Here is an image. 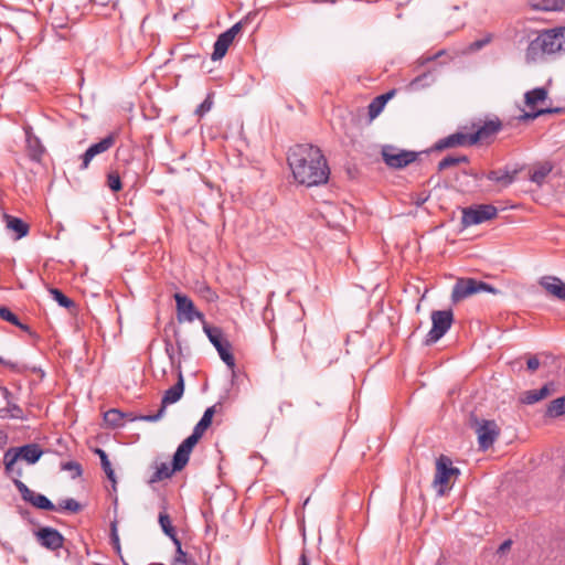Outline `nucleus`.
<instances>
[{
    "mask_svg": "<svg viewBox=\"0 0 565 565\" xmlns=\"http://www.w3.org/2000/svg\"><path fill=\"white\" fill-rule=\"evenodd\" d=\"M202 292L204 294V297L210 300V301H214L216 300L218 297L216 295L215 291H213L210 287L205 286L203 289H202Z\"/></svg>",
    "mask_w": 565,
    "mask_h": 565,
    "instance_id": "864d4df0",
    "label": "nucleus"
},
{
    "mask_svg": "<svg viewBox=\"0 0 565 565\" xmlns=\"http://www.w3.org/2000/svg\"><path fill=\"white\" fill-rule=\"evenodd\" d=\"M178 471L177 469H174V465H172V467L170 468L167 463H161L157 470L154 471V473L152 475L151 479H150V482H158V481H161V480H164V479H168L170 478L173 472Z\"/></svg>",
    "mask_w": 565,
    "mask_h": 565,
    "instance_id": "c9c22d12",
    "label": "nucleus"
},
{
    "mask_svg": "<svg viewBox=\"0 0 565 565\" xmlns=\"http://www.w3.org/2000/svg\"><path fill=\"white\" fill-rule=\"evenodd\" d=\"M177 547L175 556L172 561V565H196L193 557H189L188 554L182 550L181 541L173 543Z\"/></svg>",
    "mask_w": 565,
    "mask_h": 565,
    "instance_id": "f704fd0d",
    "label": "nucleus"
},
{
    "mask_svg": "<svg viewBox=\"0 0 565 565\" xmlns=\"http://www.w3.org/2000/svg\"><path fill=\"white\" fill-rule=\"evenodd\" d=\"M111 541L117 546V548L119 550V537H118V533H117V524H116V522L111 523Z\"/></svg>",
    "mask_w": 565,
    "mask_h": 565,
    "instance_id": "5fc2aeb1",
    "label": "nucleus"
},
{
    "mask_svg": "<svg viewBox=\"0 0 565 565\" xmlns=\"http://www.w3.org/2000/svg\"><path fill=\"white\" fill-rule=\"evenodd\" d=\"M563 282L564 281L562 279L555 276H544L540 279V285L553 297L557 294Z\"/></svg>",
    "mask_w": 565,
    "mask_h": 565,
    "instance_id": "c756f323",
    "label": "nucleus"
},
{
    "mask_svg": "<svg viewBox=\"0 0 565 565\" xmlns=\"http://www.w3.org/2000/svg\"><path fill=\"white\" fill-rule=\"evenodd\" d=\"M183 392L184 380L182 373L180 372L178 382L164 392L159 411L153 415H141L138 418H140L141 422H157L161 419L166 413L167 406L177 403L182 397Z\"/></svg>",
    "mask_w": 565,
    "mask_h": 565,
    "instance_id": "6e6552de",
    "label": "nucleus"
},
{
    "mask_svg": "<svg viewBox=\"0 0 565 565\" xmlns=\"http://www.w3.org/2000/svg\"><path fill=\"white\" fill-rule=\"evenodd\" d=\"M492 41V34H487L482 39L476 40L472 43H470L469 49L470 51H479L482 47H484L487 44H489Z\"/></svg>",
    "mask_w": 565,
    "mask_h": 565,
    "instance_id": "a18cd8bd",
    "label": "nucleus"
},
{
    "mask_svg": "<svg viewBox=\"0 0 565 565\" xmlns=\"http://www.w3.org/2000/svg\"><path fill=\"white\" fill-rule=\"evenodd\" d=\"M479 292H490L497 295L500 291L492 285L477 280L475 278H459L452 287L451 301L457 303Z\"/></svg>",
    "mask_w": 565,
    "mask_h": 565,
    "instance_id": "20e7f679",
    "label": "nucleus"
},
{
    "mask_svg": "<svg viewBox=\"0 0 565 565\" xmlns=\"http://www.w3.org/2000/svg\"><path fill=\"white\" fill-rule=\"evenodd\" d=\"M435 82V77L431 72L423 73L412 79L407 87L409 90H418L424 87L430 86Z\"/></svg>",
    "mask_w": 565,
    "mask_h": 565,
    "instance_id": "cd10ccee",
    "label": "nucleus"
},
{
    "mask_svg": "<svg viewBox=\"0 0 565 565\" xmlns=\"http://www.w3.org/2000/svg\"><path fill=\"white\" fill-rule=\"evenodd\" d=\"M232 43L233 40L231 38H228L224 32L221 33L214 43L211 58L213 61L223 58Z\"/></svg>",
    "mask_w": 565,
    "mask_h": 565,
    "instance_id": "412c9836",
    "label": "nucleus"
},
{
    "mask_svg": "<svg viewBox=\"0 0 565 565\" xmlns=\"http://www.w3.org/2000/svg\"><path fill=\"white\" fill-rule=\"evenodd\" d=\"M0 419H25L24 411L17 401L7 403L6 407L0 408Z\"/></svg>",
    "mask_w": 565,
    "mask_h": 565,
    "instance_id": "5701e85b",
    "label": "nucleus"
},
{
    "mask_svg": "<svg viewBox=\"0 0 565 565\" xmlns=\"http://www.w3.org/2000/svg\"><path fill=\"white\" fill-rule=\"evenodd\" d=\"M173 297L177 307V319L180 323L193 322L195 319L200 320L203 324L206 322L203 312L196 309L190 297L180 292L174 294Z\"/></svg>",
    "mask_w": 565,
    "mask_h": 565,
    "instance_id": "9d476101",
    "label": "nucleus"
},
{
    "mask_svg": "<svg viewBox=\"0 0 565 565\" xmlns=\"http://www.w3.org/2000/svg\"><path fill=\"white\" fill-rule=\"evenodd\" d=\"M34 534L39 544L46 550L57 551L63 547L64 536L56 529L44 526Z\"/></svg>",
    "mask_w": 565,
    "mask_h": 565,
    "instance_id": "2eb2a0df",
    "label": "nucleus"
},
{
    "mask_svg": "<svg viewBox=\"0 0 565 565\" xmlns=\"http://www.w3.org/2000/svg\"><path fill=\"white\" fill-rule=\"evenodd\" d=\"M457 475H459V469L452 467L451 460L441 455L436 461V473L433 482L439 495L445 494L448 489L450 478Z\"/></svg>",
    "mask_w": 565,
    "mask_h": 565,
    "instance_id": "1a4fd4ad",
    "label": "nucleus"
},
{
    "mask_svg": "<svg viewBox=\"0 0 565 565\" xmlns=\"http://www.w3.org/2000/svg\"><path fill=\"white\" fill-rule=\"evenodd\" d=\"M7 436L0 430V438H6Z\"/></svg>",
    "mask_w": 565,
    "mask_h": 565,
    "instance_id": "774afa93",
    "label": "nucleus"
},
{
    "mask_svg": "<svg viewBox=\"0 0 565 565\" xmlns=\"http://www.w3.org/2000/svg\"><path fill=\"white\" fill-rule=\"evenodd\" d=\"M166 351H167L168 355L170 356V359L172 360L173 359V347H172V344L168 343L166 345Z\"/></svg>",
    "mask_w": 565,
    "mask_h": 565,
    "instance_id": "0e129e2a",
    "label": "nucleus"
},
{
    "mask_svg": "<svg viewBox=\"0 0 565 565\" xmlns=\"http://www.w3.org/2000/svg\"><path fill=\"white\" fill-rule=\"evenodd\" d=\"M565 414V395L551 401L545 409L546 418H558Z\"/></svg>",
    "mask_w": 565,
    "mask_h": 565,
    "instance_id": "393cba45",
    "label": "nucleus"
},
{
    "mask_svg": "<svg viewBox=\"0 0 565 565\" xmlns=\"http://www.w3.org/2000/svg\"><path fill=\"white\" fill-rule=\"evenodd\" d=\"M50 294L52 295L53 299L63 308L71 309L75 307V302L65 296L60 289L57 288H50Z\"/></svg>",
    "mask_w": 565,
    "mask_h": 565,
    "instance_id": "4c0bfd02",
    "label": "nucleus"
},
{
    "mask_svg": "<svg viewBox=\"0 0 565 565\" xmlns=\"http://www.w3.org/2000/svg\"><path fill=\"white\" fill-rule=\"evenodd\" d=\"M556 393V384L551 381L545 383L541 388L530 390L522 394L521 402L527 405L535 404Z\"/></svg>",
    "mask_w": 565,
    "mask_h": 565,
    "instance_id": "f3484780",
    "label": "nucleus"
},
{
    "mask_svg": "<svg viewBox=\"0 0 565 565\" xmlns=\"http://www.w3.org/2000/svg\"><path fill=\"white\" fill-rule=\"evenodd\" d=\"M511 545H512V541L511 540H505L504 542H502L498 548V553L499 554H503L505 553L507 551H509L511 548Z\"/></svg>",
    "mask_w": 565,
    "mask_h": 565,
    "instance_id": "6e6d98bb",
    "label": "nucleus"
},
{
    "mask_svg": "<svg viewBox=\"0 0 565 565\" xmlns=\"http://www.w3.org/2000/svg\"><path fill=\"white\" fill-rule=\"evenodd\" d=\"M565 52V26L541 31L525 51L527 63L543 61L546 55Z\"/></svg>",
    "mask_w": 565,
    "mask_h": 565,
    "instance_id": "f03ea898",
    "label": "nucleus"
},
{
    "mask_svg": "<svg viewBox=\"0 0 565 565\" xmlns=\"http://www.w3.org/2000/svg\"><path fill=\"white\" fill-rule=\"evenodd\" d=\"M476 434L478 435L479 447L482 450L489 449L498 438L500 429L494 420H476Z\"/></svg>",
    "mask_w": 565,
    "mask_h": 565,
    "instance_id": "4468645a",
    "label": "nucleus"
},
{
    "mask_svg": "<svg viewBox=\"0 0 565 565\" xmlns=\"http://www.w3.org/2000/svg\"><path fill=\"white\" fill-rule=\"evenodd\" d=\"M200 439L201 437L192 431V434L188 438H185L180 445L186 448V450L192 451Z\"/></svg>",
    "mask_w": 565,
    "mask_h": 565,
    "instance_id": "de8ad7c7",
    "label": "nucleus"
},
{
    "mask_svg": "<svg viewBox=\"0 0 565 565\" xmlns=\"http://www.w3.org/2000/svg\"><path fill=\"white\" fill-rule=\"evenodd\" d=\"M191 452L192 451L186 450V448L179 445V447L177 448V451L173 455V460H172V465H174V469L182 470L189 462Z\"/></svg>",
    "mask_w": 565,
    "mask_h": 565,
    "instance_id": "473e14b6",
    "label": "nucleus"
},
{
    "mask_svg": "<svg viewBox=\"0 0 565 565\" xmlns=\"http://www.w3.org/2000/svg\"><path fill=\"white\" fill-rule=\"evenodd\" d=\"M140 415H134L132 413H125V419H128L130 422H135V420H141L140 418H138Z\"/></svg>",
    "mask_w": 565,
    "mask_h": 565,
    "instance_id": "e2e57ef3",
    "label": "nucleus"
},
{
    "mask_svg": "<svg viewBox=\"0 0 565 565\" xmlns=\"http://www.w3.org/2000/svg\"><path fill=\"white\" fill-rule=\"evenodd\" d=\"M25 131V141H26V152L28 157L35 162H40L43 158V154L45 152V148L42 145L39 137H36L32 132L31 127L24 128Z\"/></svg>",
    "mask_w": 565,
    "mask_h": 565,
    "instance_id": "a211bd4d",
    "label": "nucleus"
},
{
    "mask_svg": "<svg viewBox=\"0 0 565 565\" xmlns=\"http://www.w3.org/2000/svg\"><path fill=\"white\" fill-rule=\"evenodd\" d=\"M95 454L98 455L99 459H100V465H102V468L104 470V472L106 473L107 478L109 481L113 482V486L115 487L116 484V477H115V471L111 467V463L108 459V456L107 454L100 449V448H97L95 450Z\"/></svg>",
    "mask_w": 565,
    "mask_h": 565,
    "instance_id": "7c9ffc66",
    "label": "nucleus"
},
{
    "mask_svg": "<svg viewBox=\"0 0 565 565\" xmlns=\"http://www.w3.org/2000/svg\"><path fill=\"white\" fill-rule=\"evenodd\" d=\"M516 174V169L511 170L509 168H504L489 171L486 178L500 184L502 188H508L515 181Z\"/></svg>",
    "mask_w": 565,
    "mask_h": 565,
    "instance_id": "6ab92c4d",
    "label": "nucleus"
},
{
    "mask_svg": "<svg viewBox=\"0 0 565 565\" xmlns=\"http://www.w3.org/2000/svg\"><path fill=\"white\" fill-rule=\"evenodd\" d=\"M213 105L212 98L209 95L195 109V115L203 117L207 111L211 110Z\"/></svg>",
    "mask_w": 565,
    "mask_h": 565,
    "instance_id": "49530a36",
    "label": "nucleus"
},
{
    "mask_svg": "<svg viewBox=\"0 0 565 565\" xmlns=\"http://www.w3.org/2000/svg\"><path fill=\"white\" fill-rule=\"evenodd\" d=\"M527 370L531 372H535L540 367V361L535 355L529 356L526 361Z\"/></svg>",
    "mask_w": 565,
    "mask_h": 565,
    "instance_id": "3c124183",
    "label": "nucleus"
},
{
    "mask_svg": "<svg viewBox=\"0 0 565 565\" xmlns=\"http://www.w3.org/2000/svg\"><path fill=\"white\" fill-rule=\"evenodd\" d=\"M116 142V136L114 134H110L103 138L100 141L93 143L89 148L95 153V156H98L100 153H104L108 151L110 148L115 146Z\"/></svg>",
    "mask_w": 565,
    "mask_h": 565,
    "instance_id": "2f4dec72",
    "label": "nucleus"
},
{
    "mask_svg": "<svg viewBox=\"0 0 565 565\" xmlns=\"http://www.w3.org/2000/svg\"><path fill=\"white\" fill-rule=\"evenodd\" d=\"M203 331L209 338L210 342L214 345L218 352L222 361L231 369L235 366V358L231 352L232 345L227 339L224 338L223 331L218 327H212L207 322H204Z\"/></svg>",
    "mask_w": 565,
    "mask_h": 565,
    "instance_id": "423d86ee",
    "label": "nucleus"
},
{
    "mask_svg": "<svg viewBox=\"0 0 565 565\" xmlns=\"http://www.w3.org/2000/svg\"><path fill=\"white\" fill-rule=\"evenodd\" d=\"M288 164L295 180L307 186L328 181L330 169L322 151L312 145H296L289 150Z\"/></svg>",
    "mask_w": 565,
    "mask_h": 565,
    "instance_id": "f257e3e1",
    "label": "nucleus"
},
{
    "mask_svg": "<svg viewBox=\"0 0 565 565\" xmlns=\"http://www.w3.org/2000/svg\"><path fill=\"white\" fill-rule=\"evenodd\" d=\"M433 327L426 335L425 344L431 345L441 339L454 322V313L449 310H435L430 315Z\"/></svg>",
    "mask_w": 565,
    "mask_h": 565,
    "instance_id": "0eeeda50",
    "label": "nucleus"
},
{
    "mask_svg": "<svg viewBox=\"0 0 565 565\" xmlns=\"http://www.w3.org/2000/svg\"><path fill=\"white\" fill-rule=\"evenodd\" d=\"M475 132L470 134L471 145L491 141L501 130L502 122L499 118L486 120L483 122L473 124Z\"/></svg>",
    "mask_w": 565,
    "mask_h": 565,
    "instance_id": "f8f14e48",
    "label": "nucleus"
},
{
    "mask_svg": "<svg viewBox=\"0 0 565 565\" xmlns=\"http://www.w3.org/2000/svg\"><path fill=\"white\" fill-rule=\"evenodd\" d=\"M14 326L18 327L19 329H21L22 331L28 332L29 334H33V332L31 331V328L28 324L22 323L19 319H18V323H14Z\"/></svg>",
    "mask_w": 565,
    "mask_h": 565,
    "instance_id": "bf43d9fd",
    "label": "nucleus"
},
{
    "mask_svg": "<svg viewBox=\"0 0 565 565\" xmlns=\"http://www.w3.org/2000/svg\"><path fill=\"white\" fill-rule=\"evenodd\" d=\"M0 392H1L2 397L6 401V403L17 401V398L13 396V394L9 391V388L7 386H0Z\"/></svg>",
    "mask_w": 565,
    "mask_h": 565,
    "instance_id": "603ef678",
    "label": "nucleus"
},
{
    "mask_svg": "<svg viewBox=\"0 0 565 565\" xmlns=\"http://www.w3.org/2000/svg\"><path fill=\"white\" fill-rule=\"evenodd\" d=\"M552 166L550 163H543L539 167H535L530 175V180L539 185H541L546 177L551 173Z\"/></svg>",
    "mask_w": 565,
    "mask_h": 565,
    "instance_id": "72a5a7b5",
    "label": "nucleus"
},
{
    "mask_svg": "<svg viewBox=\"0 0 565 565\" xmlns=\"http://www.w3.org/2000/svg\"><path fill=\"white\" fill-rule=\"evenodd\" d=\"M555 298L565 301V282L559 287L557 294L554 296Z\"/></svg>",
    "mask_w": 565,
    "mask_h": 565,
    "instance_id": "052dcab7",
    "label": "nucleus"
},
{
    "mask_svg": "<svg viewBox=\"0 0 565 565\" xmlns=\"http://www.w3.org/2000/svg\"><path fill=\"white\" fill-rule=\"evenodd\" d=\"M298 565H310V561L307 556V553L306 551H302L300 556H299V563Z\"/></svg>",
    "mask_w": 565,
    "mask_h": 565,
    "instance_id": "13d9d810",
    "label": "nucleus"
},
{
    "mask_svg": "<svg viewBox=\"0 0 565 565\" xmlns=\"http://www.w3.org/2000/svg\"><path fill=\"white\" fill-rule=\"evenodd\" d=\"M58 508L62 510L70 511L72 513H77L82 510V505L73 498L62 500L58 503Z\"/></svg>",
    "mask_w": 565,
    "mask_h": 565,
    "instance_id": "37998d69",
    "label": "nucleus"
},
{
    "mask_svg": "<svg viewBox=\"0 0 565 565\" xmlns=\"http://www.w3.org/2000/svg\"><path fill=\"white\" fill-rule=\"evenodd\" d=\"M0 318L14 326L18 323V316L14 315L9 308L0 305Z\"/></svg>",
    "mask_w": 565,
    "mask_h": 565,
    "instance_id": "c03bdc74",
    "label": "nucleus"
},
{
    "mask_svg": "<svg viewBox=\"0 0 565 565\" xmlns=\"http://www.w3.org/2000/svg\"><path fill=\"white\" fill-rule=\"evenodd\" d=\"M158 521H159V524H160V527L162 530V532L169 537L171 539V541L173 543H177V541H179V537H178V534H177V531H175V527L172 525V521H171V518L170 515L164 511H161L159 513V518H158Z\"/></svg>",
    "mask_w": 565,
    "mask_h": 565,
    "instance_id": "b1692460",
    "label": "nucleus"
},
{
    "mask_svg": "<svg viewBox=\"0 0 565 565\" xmlns=\"http://www.w3.org/2000/svg\"><path fill=\"white\" fill-rule=\"evenodd\" d=\"M242 28L243 21H239L235 23L233 26H231L228 30H226L224 33L234 41L235 36L241 32Z\"/></svg>",
    "mask_w": 565,
    "mask_h": 565,
    "instance_id": "8fccbe9b",
    "label": "nucleus"
},
{
    "mask_svg": "<svg viewBox=\"0 0 565 565\" xmlns=\"http://www.w3.org/2000/svg\"><path fill=\"white\" fill-rule=\"evenodd\" d=\"M0 364L2 365H6L7 367L11 369V370H15L17 369V363H13L11 361H6L3 358L0 356Z\"/></svg>",
    "mask_w": 565,
    "mask_h": 565,
    "instance_id": "680f3d73",
    "label": "nucleus"
},
{
    "mask_svg": "<svg viewBox=\"0 0 565 565\" xmlns=\"http://www.w3.org/2000/svg\"><path fill=\"white\" fill-rule=\"evenodd\" d=\"M396 94V89H391L386 92L385 94H382L380 96H376L369 105V117L370 119L376 118L383 108L385 107L386 103L393 98Z\"/></svg>",
    "mask_w": 565,
    "mask_h": 565,
    "instance_id": "aec40b11",
    "label": "nucleus"
},
{
    "mask_svg": "<svg viewBox=\"0 0 565 565\" xmlns=\"http://www.w3.org/2000/svg\"><path fill=\"white\" fill-rule=\"evenodd\" d=\"M104 422L111 428H119L125 425V413L117 408L108 409L104 414Z\"/></svg>",
    "mask_w": 565,
    "mask_h": 565,
    "instance_id": "a878e982",
    "label": "nucleus"
},
{
    "mask_svg": "<svg viewBox=\"0 0 565 565\" xmlns=\"http://www.w3.org/2000/svg\"><path fill=\"white\" fill-rule=\"evenodd\" d=\"M470 175L473 177L476 180H481L487 174H484L483 172H481V173H472L471 172Z\"/></svg>",
    "mask_w": 565,
    "mask_h": 565,
    "instance_id": "69168bd1",
    "label": "nucleus"
},
{
    "mask_svg": "<svg viewBox=\"0 0 565 565\" xmlns=\"http://www.w3.org/2000/svg\"><path fill=\"white\" fill-rule=\"evenodd\" d=\"M462 146H472L470 134L457 131L455 134H451L443 139H439L435 146L434 149L441 151L448 148H455V147H462Z\"/></svg>",
    "mask_w": 565,
    "mask_h": 565,
    "instance_id": "dca6fc26",
    "label": "nucleus"
},
{
    "mask_svg": "<svg viewBox=\"0 0 565 565\" xmlns=\"http://www.w3.org/2000/svg\"><path fill=\"white\" fill-rule=\"evenodd\" d=\"M497 214V207L491 204H480L476 207H466L462 211L461 223L465 227H468L492 220Z\"/></svg>",
    "mask_w": 565,
    "mask_h": 565,
    "instance_id": "9b49d317",
    "label": "nucleus"
},
{
    "mask_svg": "<svg viewBox=\"0 0 565 565\" xmlns=\"http://www.w3.org/2000/svg\"><path fill=\"white\" fill-rule=\"evenodd\" d=\"M215 407H216V405H213V406L206 408L202 418L199 420V423L193 428V433L199 435L201 438L204 435L205 430L212 424V419L215 414Z\"/></svg>",
    "mask_w": 565,
    "mask_h": 565,
    "instance_id": "bb28decb",
    "label": "nucleus"
},
{
    "mask_svg": "<svg viewBox=\"0 0 565 565\" xmlns=\"http://www.w3.org/2000/svg\"><path fill=\"white\" fill-rule=\"evenodd\" d=\"M7 227L15 233V238L20 239L28 235L29 225L19 217L4 214Z\"/></svg>",
    "mask_w": 565,
    "mask_h": 565,
    "instance_id": "4be33fe9",
    "label": "nucleus"
},
{
    "mask_svg": "<svg viewBox=\"0 0 565 565\" xmlns=\"http://www.w3.org/2000/svg\"><path fill=\"white\" fill-rule=\"evenodd\" d=\"M13 483L20 492L22 499L31 503L33 507L47 511H54L57 509L50 499L41 493L34 492L18 478L13 480Z\"/></svg>",
    "mask_w": 565,
    "mask_h": 565,
    "instance_id": "ddd939ff",
    "label": "nucleus"
},
{
    "mask_svg": "<svg viewBox=\"0 0 565 565\" xmlns=\"http://www.w3.org/2000/svg\"><path fill=\"white\" fill-rule=\"evenodd\" d=\"M524 98L529 107H534L537 103L544 102L547 98V89L544 87L534 88L526 92Z\"/></svg>",
    "mask_w": 565,
    "mask_h": 565,
    "instance_id": "c85d7f7f",
    "label": "nucleus"
},
{
    "mask_svg": "<svg viewBox=\"0 0 565 565\" xmlns=\"http://www.w3.org/2000/svg\"><path fill=\"white\" fill-rule=\"evenodd\" d=\"M381 154L383 161L388 168L399 170L415 162L420 152L398 149L395 146L385 145L382 147Z\"/></svg>",
    "mask_w": 565,
    "mask_h": 565,
    "instance_id": "39448f33",
    "label": "nucleus"
},
{
    "mask_svg": "<svg viewBox=\"0 0 565 565\" xmlns=\"http://www.w3.org/2000/svg\"><path fill=\"white\" fill-rule=\"evenodd\" d=\"M552 113H558V109H552V108H541L537 109L534 113H524L518 117L519 120H533L537 118L539 116L545 115V114H552Z\"/></svg>",
    "mask_w": 565,
    "mask_h": 565,
    "instance_id": "79ce46f5",
    "label": "nucleus"
},
{
    "mask_svg": "<svg viewBox=\"0 0 565 565\" xmlns=\"http://www.w3.org/2000/svg\"><path fill=\"white\" fill-rule=\"evenodd\" d=\"M43 455V450L38 444H26L21 447H11L9 448L3 456L4 469L8 475L14 473L17 477L22 476V470L18 469L15 471L14 466L18 459H22L29 465L36 463Z\"/></svg>",
    "mask_w": 565,
    "mask_h": 565,
    "instance_id": "7ed1b4c3",
    "label": "nucleus"
},
{
    "mask_svg": "<svg viewBox=\"0 0 565 565\" xmlns=\"http://www.w3.org/2000/svg\"><path fill=\"white\" fill-rule=\"evenodd\" d=\"M469 161L467 156H447L438 163V170L443 171L450 167L457 166L459 163H467Z\"/></svg>",
    "mask_w": 565,
    "mask_h": 565,
    "instance_id": "e433bc0d",
    "label": "nucleus"
},
{
    "mask_svg": "<svg viewBox=\"0 0 565 565\" xmlns=\"http://www.w3.org/2000/svg\"><path fill=\"white\" fill-rule=\"evenodd\" d=\"M429 199V194H426V193H420L417 195V198L415 199V204L417 206H420L423 205L427 200Z\"/></svg>",
    "mask_w": 565,
    "mask_h": 565,
    "instance_id": "4d7b16f0",
    "label": "nucleus"
},
{
    "mask_svg": "<svg viewBox=\"0 0 565 565\" xmlns=\"http://www.w3.org/2000/svg\"><path fill=\"white\" fill-rule=\"evenodd\" d=\"M61 469L65 470V471H70L73 479L81 477L83 473L82 465L77 461L63 462L61 465Z\"/></svg>",
    "mask_w": 565,
    "mask_h": 565,
    "instance_id": "a19ab883",
    "label": "nucleus"
},
{
    "mask_svg": "<svg viewBox=\"0 0 565 565\" xmlns=\"http://www.w3.org/2000/svg\"><path fill=\"white\" fill-rule=\"evenodd\" d=\"M443 54V52H438L437 54L430 56V57H427L423 63L425 62H430V61H434L436 60L438 56H440Z\"/></svg>",
    "mask_w": 565,
    "mask_h": 565,
    "instance_id": "338daca9",
    "label": "nucleus"
},
{
    "mask_svg": "<svg viewBox=\"0 0 565 565\" xmlns=\"http://www.w3.org/2000/svg\"><path fill=\"white\" fill-rule=\"evenodd\" d=\"M107 186L113 192H119L122 189L121 178L118 171L111 170L107 173V180H106Z\"/></svg>",
    "mask_w": 565,
    "mask_h": 565,
    "instance_id": "58836bf2",
    "label": "nucleus"
},
{
    "mask_svg": "<svg viewBox=\"0 0 565 565\" xmlns=\"http://www.w3.org/2000/svg\"><path fill=\"white\" fill-rule=\"evenodd\" d=\"M565 4V0H540L535 7L543 11L561 10Z\"/></svg>",
    "mask_w": 565,
    "mask_h": 565,
    "instance_id": "ea45409f",
    "label": "nucleus"
},
{
    "mask_svg": "<svg viewBox=\"0 0 565 565\" xmlns=\"http://www.w3.org/2000/svg\"><path fill=\"white\" fill-rule=\"evenodd\" d=\"M95 153L92 151V149L88 147V149L81 156V160H82V163H81V167L79 169L81 170H86L92 160L95 158Z\"/></svg>",
    "mask_w": 565,
    "mask_h": 565,
    "instance_id": "09e8293b",
    "label": "nucleus"
}]
</instances>
